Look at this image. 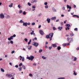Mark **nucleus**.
Returning a JSON list of instances; mask_svg holds the SVG:
<instances>
[{
	"label": "nucleus",
	"instance_id": "1",
	"mask_svg": "<svg viewBox=\"0 0 79 79\" xmlns=\"http://www.w3.org/2000/svg\"><path fill=\"white\" fill-rule=\"evenodd\" d=\"M15 76V73H12L11 74H7L6 75V76L9 78H11L12 77H14Z\"/></svg>",
	"mask_w": 79,
	"mask_h": 79
},
{
	"label": "nucleus",
	"instance_id": "2",
	"mask_svg": "<svg viewBox=\"0 0 79 79\" xmlns=\"http://www.w3.org/2000/svg\"><path fill=\"white\" fill-rule=\"evenodd\" d=\"M53 35V33H51L49 34L48 35H47L46 36L47 39H49V38H52Z\"/></svg>",
	"mask_w": 79,
	"mask_h": 79
},
{
	"label": "nucleus",
	"instance_id": "3",
	"mask_svg": "<svg viewBox=\"0 0 79 79\" xmlns=\"http://www.w3.org/2000/svg\"><path fill=\"white\" fill-rule=\"evenodd\" d=\"M26 58L29 60L32 61L33 59H34V57L32 56H31L30 57H27Z\"/></svg>",
	"mask_w": 79,
	"mask_h": 79
},
{
	"label": "nucleus",
	"instance_id": "4",
	"mask_svg": "<svg viewBox=\"0 0 79 79\" xmlns=\"http://www.w3.org/2000/svg\"><path fill=\"white\" fill-rule=\"evenodd\" d=\"M67 41H69V42H73V40L72 38H70L69 39V38H68L67 39Z\"/></svg>",
	"mask_w": 79,
	"mask_h": 79
},
{
	"label": "nucleus",
	"instance_id": "5",
	"mask_svg": "<svg viewBox=\"0 0 79 79\" xmlns=\"http://www.w3.org/2000/svg\"><path fill=\"white\" fill-rule=\"evenodd\" d=\"M34 44H33V45L35 46L36 47H37L38 45H39V43H36V42H34Z\"/></svg>",
	"mask_w": 79,
	"mask_h": 79
},
{
	"label": "nucleus",
	"instance_id": "6",
	"mask_svg": "<svg viewBox=\"0 0 79 79\" xmlns=\"http://www.w3.org/2000/svg\"><path fill=\"white\" fill-rule=\"evenodd\" d=\"M39 32L41 35H44V31H43L42 30H40L39 31Z\"/></svg>",
	"mask_w": 79,
	"mask_h": 79
},
{
	"label": "nucleus",
	"instance_id": "7",
	"mask_svg": "<svg viewBox=\"0 0 79 79\" xmlns=\"http://www.w3.org/2000/svg\"><path fill=\"white\" fill-rule=\"evenodd\" d=\"M4 17V15L2 14V13H1L0 15V18H1L2 19H3Z\"/></svg>",
	"mask_w": 79,
	"mask_h": 79
},
{
	"label": "nucleus",
	"instance_id": "8",
	"mask_svg": "<svg viewBox=\"0 0 79 79\" xmlns=\"http://www.w3.org/2000/svg\"><path fill=\"white\" fill-rule=\"evenodd\" d=\"M23 25L26 27L27 26V22H26V23L23 22Z\"/></svg>",
	"mask_w": 79,
	"mask_h": 79
},
{
	"label": "nucleus",
	"instance_id": "9",
	"mask_svg": "<svg viewBox=\"0 0 79 79\" xmlns=\"http://www.w3.org/2000/svg\"><path fill=\"white\" fill-rule=\"evenodd\" d=\"M31 48H32V46H28V50H31Z\"/></svg>",
	"mask_w": 79,
	"mask_h": 79
},
{
	"label": "nucleus",
	"instance_id": "10",
	"mask_svg": "<svg viewBox=\"0 0 79 79\" xmlns=\"http://www.w3.org/2000/svg\"><path fill=\"white\" fill-rule=\"evenodd\" d=\"M47 21L48 22V23H50V19L48 18L47 19Z\"/></svg>",
	"mask_w": 79,
	"mask_h": 79
},
{
	"label": "nucleus",
	"instance_id": "11",
	"mask_svg": "<svg viewBox=\"0 0 79 79\" xmlns=\"http://www.w3.org/2000/svg\"><path fill=\"white\" fill-rule=\"evenodd\" d=\"M56 17H53L51 18V19L52 20H55L56 19Z\"/></svg>",
	"mask_w": 79,
	"mask_h": 79
},
{
	"label": "nucleus",
	"instance_id": "12",
	"mask_svg": "<svg viewBox=\"0 0 79 79\" xmlns=\"http://www.w3.org/2000/svg\"><path fill=\"white\" fill-rule=\"evenodd\" d=\"M67 9H68V8L69 9H71V6H69L68 5H67Z\"/></svg>",
	"mask_w": 79,
	"mask_h": 79
},
{
	"label": "nucleus",
	"instance_id": "13",
	"mask_svg": "<svg viewBox=\"0 0 79 79\" xmlns=\"http://www.w3.org/2000/svg\"><path fill=\"white\" fill-rule=\"evenodd\" d=\"M58 29L59 30L61 31V29H63V27H58Z\"/></svg>",
	"mask_w": 79,
	"mask_h": 79
},
{
	"label": "nucleus",
	"instance_id": "14",
	"mask_svg": "<svg viewBox=\"0 0 79 79\" xmlns=\"http://www.w3.org/2000/svg\"><path fill=\"white\" fill-rule=\"evenodd\" d=\"M52 45H53V47H54V48L55 47H57V46L56 44H53Z\"/></svg>",
	"mask_w": 79,
	"mask_h": 79
},
{
	"label": "nucleus",
	"instance_id": "15",
	"mask_svg": "<svg viewBox=\"0 0 79 79\" xmlns=\"http://www.w3.org/2000/svg\"><path fill=\"white\" fill-rule=\"evenodd\" d=\"M74 34H73V33H72L70 34V36H71V37H72V36H74Z\"/></svg>",
	"mask_w": 79,
	"mask_h": 79
},
{
	"label": "nucleus",
	"instance_id": "16",
	"mask_svg": "<svg viewBox=\"0 0 79 79\" xmlns=\"http://www.w3.org/2000/svg\"><path fill=\"white\" fill-rule=\"evenodd\" d=\"M52 10L53 11H55V12H56V9H55V8L54 7L52 8Z\"/></svg>",
	"mask_w": 79,
	"mask_h": 79
},
{
	"label": "nucleus",
	"instance_id": "17",
	"mask_svg": "<svg viewBox=\"0 0 79 79\" xmlns=\"http://www.w3.org/2000/svg\"><path fill=\"white\" fill-rule=\"evenodd\" d=\"M65 26H66L67 27H70L71 25L69 24H66L65 25Z\"/></svg>",
	"mask_w": 79,
	"mask_h": 79
},
{
	"label": "nucleus",
	"instance_id": "18",
	"mask_svg": "<svg viewBox=\"0 0 79 79\" xmlns=\"http://www.w3.org/2000/svg\"><path fill=\"white\" fill-rule=\"evenodd\" d=\"M1 70L3 73H4V72H5V70H4V69H3L2 68L1 69Z\"/></svg>",
	"mask_w": 79,
	"mask_h": 79
},
{
	"label": "nucleus",
	"instance_id": "19",
	"mask_svg": "<svg viewBox=\"0 0 79 79\" xmlns=\"http://www.w3.org/2000/svg\"><path fill=\"white\" fill-rule=\"evenodd\" d=\"M13 3H11L10 5L9 6V7H12V6H13Z\"/></svg>",
	"mask_w": 79,
	"mask_h": 79
},
{
	"label": "nucleus",
	"instance_id": "20",
	"mask_svg": "<svg viewBox=\"0 0 79 79\" xmlns=\"http://www.w3.org/2000/svg\"><path fill=\"white\" fill-rule=\"evenodd\" d=\"M61 47H60V46H58L57 47V50H60V49H61Z\"/></svg>",
	"mask_w": 79,
	"mask_h": 79
},
{
	"label": "nucleus",
	"instance_id": "21",
	"mask_svg": "<svg viewBox=\"0 0 79 79\" xmlns=\"http://www.w3.org/2000/svg\"><path fill=\"white\" fill-rule=\"evenodd\" d=\"M18 69H19V71H22V67H20V68H19Z\"/></svg>",
	"mask_w": 79,
	"mask_h": 79
},
{
	"label": "nucleus",
	"instance_id": "22",
	"mask_svg": "<svg viewBox=\"0 0 79 79\" xmlns=\"http://www.w3.org/2000/svg\"><path fill=\"white\" fill-rule=\"evenodd\" d=\"M21 66H23V63H20L19 64V67H21Z\"/></svg>",
	"mask_w": 79,
	"mask_h": 79
},
{
	"label": "nucleus",
	"instance_id": "23",
	"mask_svg": "<svg viewBox=\"0 0 79 79\" xmlns=\"http://www.w3.org/2000/svg\"><path fill=\"white\" fill-rule=\"evenodd\" d=\"M23 69H26V67L25 66V65H23Z\"/></svg>",
	"mask_w": 79,
	"mask_h": 79
},
{
	"label": "nucleus",
	"instance_id": "24",
	"mask_svg": "<svg viewBox=\"0 0 79 79\" xmlns=\"http://www.w3.org/2000/svg\"><path fill=\"white\" fill-rule=\"evenodd\" d=\"M52 28L53 29V31H55L56 30V28L55 27H52Z\"/></svg>",
	"mask_w": 79,
	"mask_h": 79
},
{
	"label": "nucleus",
	"instance_id": "25",
	"mask_svg": "<svg viewBox=\"0 0 79 79\" xmlns=\"http://www.w3.org/2000/svg\"><path fill=\"white\" fill-rule=\"evenodd\" d=\"M45 8L47 9V8H48V5H46L45 6Z\"/></svg>",
	"mask_w": 79,
	"mask_h": 79
},
{
	"label": "nucleus",
	"instance_id": "26",
	"mask_svg": "<svg viewBox=\"0 0 79 79\" xmlns=\"http://www.w3.org/2000/svg\"><path fill=\"white\" fill-rule=\"evenodd\" d=\"M7 18H11V16L9 15H7L6 16Z\"/></svg>",
	"mask_w": 79,
	"mask_h": 79
},
{
	"label": "nucleus",
	"instance_id": "27",
	"mask_svg": "<svg viewBox=\"0 0 79 79\" xmlns=\"http://www.w3.org/2000/svg\"><path fill=\"white\" fill-rule=\"evenodd\" d=\"M73 75H74L75 76H76V75H77V73H75V71H73Z\"/></svg>",
	"mask_w": 79,
	"mask_h": 79
},
{
	"label": "nucleus",
	"instance_id": "28",
	"mask_svg": "<svg viewBox=\"0 0 79 79\" xmlns=\"http://www.w3.org/2000/svg\"><path fill=\"white\" fill-rule=\"evenodd\" d=\"M19 23H24V22H23V20H21L19 22Z\"/></svg>",
	"mask_w": 79,
	"mask_h": 79
},
{
	"label": "nucleus",
	"instance_id": "29",
	"mask_svg": "<svg viewBox=\"0 0 79 79\" xmlns=\"http://www.w3.org/2000/svg\"><path fill=\"white\" fill-rule=\"evenodd\" d=\"M24 40H25V42H27L28 41V40L27 39V38H25L24 39Z\"/></svg>",
	"mask_w": 79,
	"mask_h": 79
},
{
	"label": "nucleus",
	"instance_id": "30",
	"mask_svg": "<svg viewBox=\"0 0 79 79\" xmlns=\"http://www.w3.org/2000/svg\"><path fill=\"white\" fill-rule=\"evenodd\" d=\"M69 27H67V28H65V30L67 31V30H69Z\"/></svg>",
	"mask_w": 79,
	"mask_h": 79
},
{
	"label": "nucleus",
	"instance_id": "31",
	"mask_svg": "<svg viewBox=\"0 0 79 79\" xmlns=\"http://www.w3.org/2000/svg\"><path fill=\"white\" fill-rule=\"evenodd\" d=\"M42 15V13H40L39 14H38V16H41Z\"/></svg>",
	"mask_w": 79,
	"mask_h": 79
},
{
	"label": "nucleus",
	"instance_id": "32",
	"mask_svg": "<svg viewBox=\"0 0 79 79\" xmlns=\"http://www.w3.org/2000/svg\"><path fill=\"white\" fill-rule=\"evenodd\" d=\"M27 5H29V6H30L31 5V4L29 2H28Z\"/></svg>",
	"mask_w": 79,
	"mask_h": 79
},
{
	"label": "nucleus",
	"instance_id": "33",
	"mask_svg": "<svg viewBox=\"0 0 79 79\" xmlns=\"http://www.w3.org/2000/svg\"><path fill=\"white\" fill-rule=\"evenodd\" d=\"M42 52V49H40L39 50V53H41Z\"/></svg>",
	"mask_w": 79,
	"mask_h": 79
},
{
	"label": "nucleus",
	"instance_id": "34",
	"mask_svg": "<svg viewBox=\"0 0 79 79\" xmlns=\"http://www.w3.org/2000/svg\"><path fill=\"white\" fill-rule=\"evenodd\" d=\"M29 76H30V77H31L32 76V74L31 73H30L29 74Z\"/></svg>",
	"mask_w": 79,
	"mask_h": 79
},
{
	"label": "nucleus",
	"instance_id": "35",
	"mask_svg": "<svg viewBox=\"0 0 79 79\" xmlns=\"http://www.w3.org/2000/svg\"><path fill=\"white\" fill-rule=\"evenodd\" d=\"M23 13V11L22 10H20L19 12V13L20 14L22 13Z\"/></svg>",
	"mask_w": 79,
	"mask_h": 79
},
{
	"label": "nucleus",
	"instance_id": "36",
	"mask_svg": "<svg viewBox=\"0 0 79 79\" xmlns=\"http://www.w3.org/2000/svg\"><path fill=\"white\" fill-rule=\"evenodd\" d=\"M64 77H60L58 78V79H64Z\"/></svg>",
	"mask_w": 79,
	"mask_h": 79
},
{
	"label": "nucleus",
	"instance_id": "37",
	"mask_svg": "<svg viewBox=\"0 0 79 79\" xmlns=\"http://www.w3.org/2000/svg\"><path fill=\"white\" fill-rule=\"evenodd\" d=\"M31 25L32 26H34V25H35V23H31Z\"/></svg>",
	"mask_w": 79,
	"mask_h": 79
},
{
	"label": "nucleus",
	"instance_id": "38",
	"mask_svg": "<svg viewBox=\"0 0 79 79\" xmlns=\"http://www.w3.org/2000/svg\"><path fill=\"white\" fill-rule=\"evenodd\" d=\"M22 61H24V57H23L22 59Z\"/></svg>",
	"mask_w": 79,
	"mask_h": 79
},
{
	"label": "nucleus",
	"instance_id": "39",
	"mask_svg": "<svg viewBox=\"0 0 79 79\" xmlns=\"http://www.w3.org/2000/svg\"><path fill=\"white\" fill-rule=\"evenodd\" d=\"M76 60H77V58L76 57H75L73 60L75 61H76Z\"/></svg>",
	"mask_w": 79,
	"mask_h": 79
},
{
	"label": "nucleus",
	"instance_id": "40",
	"mask_svg": "<svg viewBox=\"0 0 79 79\" xmlns=\"http://www.w3.org/2000/svg\"><path fill=\"white\" fill-rule=\"evenodd\" d=\"M32 8H33V9H34V8L35 9V6H32Z\"/></svg>",
	"mask_w": 79,
	"mask_h": 79
},
{
	"label": "nucleus",
	"instance_id": "41",
	"mask_svg": "<svg viewBox=\"0 0 79 79\" xmlns=\"http://www.w3.org/2000/svg\"><path fill=\"white\" fill-rule=\"evenodd\" d=\"M47 4H48V3L47 2H45L44 3L45 5H47Z\"/></svg>",
	"mask_w": 79,
	"mask_h": 79
},
{
	"label": "nucleus",
	"instance_id": "42",
	"mask_svg": "<svg viewBox=\"0 0 79 79\" xmlns=\"http://www.w3.org/2000/svg\"><path fill=\"white\" fill-rule=\"evenodd\" d=\"M10 43L11 44H13V42L12 41H10Z\"/></svg>",
	"mask_w": 79,
	"mask_h": 79
},
{
	"label": "nucleus",
	"instance_id": "43",
	"mask_svg": "<svg viewBox=\"0 0 79 79\" xmlns=\"http://www.w3.org/2000/svg\"><path fill=\"white\" fill-rule=\"evenodd\" d=\"M63 45L64 46V47H66L67 45H66V44H63Z\"/></svg>",
	"mask_w": 79,
	"mask_h": 79
},
{
	"label": "nucleus",
	"instance_id": "44",
	"mask_svg": "<svg viewBox=\"0 0 79 79\" xmlns=\"http://www.w3.org/2000/svg\"><path fill=\"white\" fill-rule=\"evenodd\" d=\"M62 10H65V7L64 6L62 8Z\"/></svg>",
	"mask_w": 79,
	"mask_h": 79
},
{
	"label": "nucleus",
	"instance_id": "45",
	"mask_svg": "<svg viewBox=\"0 0 79 79\" xmlns=\"http://www.w3.org/2000/svg\"><path fill=\"white\" fill-rule=\"evenodd\" d=\"M31 3H34V0H32V1H31Z\"/></svg>",
	"mask_w": 79,
	"mask_h": 79
},
{
	"label": "nucleus",
	"instance_id": "46",
	"mask_svg": "<svg viewBox=\"0 0 79 79\" xmlns=\"http://www.w3.org/2000/svg\"><path fill=\"white\" fill-rule=\"evenodd\" d=\"M14 53H15V51H12L11 53H12V54H13Z\"/></svg>",
	"mask_w": 79,
	"mask_h": 79
},
{
	"label": "nucleus",
	"instance_id": "47",
	"mask_svg": "<svg viewBox=\"0 0 79 79\" xmlns=\"http://www.w3.org/2000/svg\"><path fill=\"white\" fill-rule=\"evenodd\" d=\"M52 48V46H51L50 47H49L48 48V49H49V50H51V48Z\"/></svg>",
	"mask_w": 79,
	"mask_h": 79
},
{
	"label": "nucleus",
	"instance_id": "48",
	"mask_svg": "<svg viewBox=\"0 0 79 79\" xmlns=\"http://www.w3.org/2000/svg\"><path fill=\"white\" fill-rule=\"evenodd\" d=\"M74 31H77V28H76L74 29Z\"/></svg>",
	"mask_w": 79,
	"mask_h": 79
},
{
	"label": "nucleus",
	"instance_id": "49",
	"mask_svg": "<svg viewBox=\"0 0 79 79\" xmlns=\"http://www.w3.org/2000/svg\"><path fill=\"white\" fill-rule=\"evenodd\" d=\"M13 36H10V39L12 40V39H13Z\"/></svg>",
	"mask_w": 79,
	"mask_h": 79
},
{
	"label": "nucleus",
	"instance_id": "50",
	"mask_svg": "<svg viewBox=\"0 0 79 79\" xmlns=\"http://www.w3.org/2000/svg\"><path fill=\"white\" fill-rule=\"evenodd\" d=\"M15 68H18V65H15Z\"/></svg>",
	"mask_w": 79,
	"mask_h": 79
},
{
	"label": "nucleus",
	"instance_id": "51",
	"mask_svg": "<svg viewBox=\"0 0 79 79\" xmlns=\"http://www.w3.org/2000/svg\"><path fill=\"white\" fill-rule=\"evenodd\" d=\"M42 58H43V59L44 60H45V59H46V57H44V56H42Z\"/></svg>",
	"mask_w": 79,
	"mask_h": 79
},
{
	"label": "nucleus",
	"instance_id": "52",
	"mask_svg": "<svg viewBox=\"0 0 79 79\" xmlns=\"http://www.w3.org/2000/svg\"><path fill=\"white\" fill-rule=\"evenodd\" d=\"M12 37H16V35H14L13 36H12Z\"/></svg>",
	"mask_w": 79,
	"mask_h": 79
},
{
	"label": "nucleus",
	"instance_id": "53",
	"mask_svg": "<svg viewBox=\"0 0 79 79\" xmlns=\"http://www.w3.org/2000/svg\"><path fill=\"white\" fill-rule=\"evenodd\" d=\"M34 2L36 3L37 2V0H34Z\"/></svg>",
	"mask_w": 79,
	"mask_h": 79
},
{
	"label": "nucleus",
	"instance_id": "54",
	"mask_svg": "<svg viewBox=\"0 0 79 79\" xmlns=\"http://www.w3.org/2000/svg\"><path fill=\"white\" fill-rule=\"evenodd\" d=\"M26 12L25 11H24L23 13V15H26Z\"/></svg>",
	"mask_w": 79,
	"mask_h": 79
},
{
	"label": "nucleus",
	"instance_id": "55",
	"mask_svg": "<svg viewBox=\"0 0 79 79\" xmlns=\"http://www.w3.org/2000/svg\"><path fill=\"white\" fill-rule=\"evenodd\" d=\"M11 39L10 38H8V40H11Z\"/></svg>",
	"mask_w": 79,
	"mask_h": 79
},
{
	"label": "nucleus",
	"instance_id": "56",
	"mask_svg": "<svg viewBox=\"0 0 79 79\" xmlns=\"http://www.w3.org/2000/svg\"><path fill=\"white\" fill-rule=\"evenodd\" d=\"M18 7H19V8H21V7H20V5H19L18 6Z\"/></svg>",
	"mask_w": 79,
	"mask_h": 79
},
{
	"label": "nucleus",
	"instance_id": "57",
	"mask_svg": "<svg viewBox=\"0 0 79 79\" xmlns=\"http://www.w3.org/2000/svg\"><path fill=\"white\" fill-rule=\"evenodd\" d=\"M73 17H76V15H73Z\"/></svg>",
	"mask_w": 79,
	"mask_h": 79
},
{
	"label": "nucleus",
	"instance_id": "58",
	"mask_svg": "<svg viewBox=\"0 0 79 79\" xmlns=\"http://www.w3.org/2000/svg\"><path fill=\"white\" fill-rule=\"evenodd\" d=\"M7 44H8V45H9V44H10V41L8 42Z\"/></svg>",
	"mask_w": 79,
	"mask_h": 79
},
{
	"label": "nucleus",
	"instance_id": "59",
	"mask_svg": "<svg viewBox=\"0 0 79 79\" xmlns=\"http://www.w3.org/2000/svg\"><path fill=\"white\" fill-rule=\"evenodd\" d=\"M27 25H30L31 24V23H27Z\"/></svg>",
	"mask_w": 79,
	"mask_h": 79
},
{
	"label": "nucleus",
	"instance_id": "60",
	"mask_svg": "<svg viewBox=\"0 0 79 79\" xmlns=\"http://www.w3.org/2000/svg\"><path fill=\"white\" fill-rule=\"evenodd\" d=\"M28 45H30V44H31V42L29 41L28 43Z\"/></svg>",
	"mask_w": 79,
	"mask_h": 79
},
{
	"label": "nucleus",
	"instance_id": "61",
	"mask_svg": "<svg viewBox=\"0 0 79 79\" xmlns=\"http://www.w3.org/2000/svg\"><path fill=\"white\" fill-rule=\"evenodd\" d=\"M60 24H61V25H63V22H61Z\"/></svg>",
	"mask_w": 79,
	"mask_h": 79
},
{
	"label": "nucleus",
	"instance_id": "62",
	"mask_svg": "<svg viewBox=\"0 0 79 79\" xmlns=\"http://www.w3.org/2000/svg\"><path fill=\"white\" fill-rule=\"evenodd\" d=\"M77 50H79V47H78V48H77Z\"/></svg>",
	"mask_w": 79,
	"mask_h": 79
},
{
	"label": "nucleus",
	"instance_id": "63",
	"mask_svg": "<svg viewBox=\"0 0 79 79\" xmlns=\"http://www.w3.org/2000/svg\"><path fill=\"white\" fill-rule=\"evenodd\" d=\"M67 45H69V43H67Z\"/></svg>",
	"mask_w": 79,
	"mask_h": 79
},
{
	"label": "nucleus",
	"instance_id": "64",
	"mask_svg": "<svg viewBox=\"0 0 79 79\" xmlns=\"http://www.w3.org/2000/svg\"><path fill=\"white\" fill-rule=\"evenodd\" d=\"M45 48H48V47L47 46V45H46L45 46Z\"/></svg>",
	"mask_w": 79,
	"mask_h": 79
}]
</instances>
